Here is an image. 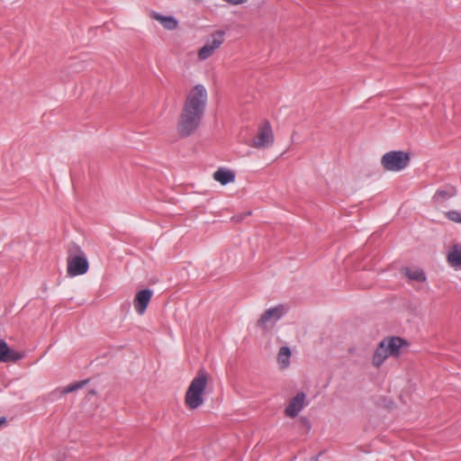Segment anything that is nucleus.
Listing matches in <instances>:
<instances>
[{
	"instance_id": "1",
	"label": "nucleus",
	"mask_w": 461,
	"mask_h": 461,
	"mask_svg": "<svg viewBox=\"0 0 461 461\" xmlns=\"http://www.w3.org/2000/svg\"><path fill=\"white\" fill-rule=\"evenodd\" d=\"M207 96L203 85H196L189 91L177 122L180 137H188L198 129L205 111Z\"/></svg>"
},
{
	"instance_id": "2",
	"label": "nucleus",
	"mask_w": 461,
	"mask_h": 461,
	"mask_svg": "<svg viewBox=\"0 0 461 461\" xmlns=\"http://www.w3.org/2000/svg\"><path fill=\"white\" fill-rule=\"evenodd\" d=\"M208 374L201 369L191 381L185 395V405L190 410H195L203 403V392L208 383Z\"/></svg>"
},
{
	"instance_id": "3",
	"label": "nucleus",
	"mask_w": 461,
	"mask_h": 461,
	"mask_svg": "<svg viewBox=\"0 0 461 461\" xmlns=\"http://www.w3.org/2000/svg\"><path fill=\"white\" fill-rule=\"evenodd\" d=\"M410 155L402 150H393L383 155L381 165L387 171L398 172L408 167Z\"/></svg>"
},
{
	"instance_id": "4",
	"label": "nucleus",
	"mask_w": 461,
	"mask_h": 461,
	"mask_svg": "<svg viewBox=\"0 0 461 461\" xmlns=\"http://www.w3.org/2000/svg\"><path fill=\"white\" fill-rule=\"evenodd\" d=\"M274 143V133L271 124L265 120L258 125V133L253 139L250 146L255 149H267Z\"/></svg>"
},
{
	"instance_id": "5",
	"label": "nucleus",
	"mask_w": 461,
	"mask_h": 461,
	"mask_svg": "<svg viewBox=\"0 0 461 461\" xmlns=\"http://www.w3.org/2000/svg\"><path fill=\"white\" fill-rule=\"evenodd\" d=\"M224 32L216 31L211 34L205 44L198 51V59L200 60H205L210 58L213 52L221 47L224 41Z\"/></svg>"
},
{
	"instance_id": "6",
	"label": "nucleus",
	"mask_w": 461,
	"mask_h": 461,
	"mask_svg": "<svg viewBox=\"0 0 461 461\" xmlns=\"http://www.w3.org/2000/svg\"><path fill=\"white\" fill-rule=\"evenodd\" d=\"M89 264L85 254L68 257V274L70 276L84 275L88 271Z\"/></svg>"
},
{
	"instance_id": "7",
	"label": "nucleus",
	"mask_w": 461,
	"mask_h": 461,
	"mask_svg": "<svg viewBox=\"0 0 461 461\" xmlns=\"http://www.w3.org/2000/svg\"><path fill=\"white\" fill-rule=\"evenodd\" d=\"M286 312V308L283 304L276 305L273 308L267 309L264 312V313L260 316V318L257 321L258 327H263L269 321H276L282 318V316Z\"/></svg>"
},
{
	"instance_id": "8",
	"label": "nucleus",
	"mask_w": 461,
	"mask_h": 461,
	"mask_svg": "<svg viewBox=\"0 0 461 461\" xmlns=\"http://www.w3.org/2000/svg\"><path fill=\"white\" fill-rule=\"evenodd\" d=\"M89 382V379L82 380L71 384H68V386L62 387V388H57L48 393L47 400L50 402H55L59 398L62 397L63 395L75 392L78 389L83 388L87 383Z\"/></svg>"
},
{
	"instance_id": "9",
	"label": "nucleus",
	"mask_w": 461,
	"mask_h": 461,
	"mask_svg": "<svg viewBox=\"0 0 461 461\" xmlns=\"http://www.w3.org/2000/svg\"><path fill=\"white\" fill-rule=\"evenodd\" d=\"M306 395L304 393H298L294 398L291 399L289 404L285 409V413L287 417L295 418L304 406Z\"/></svg>"
},
{
	"instance_id": "10",
	"label": "nucleus",
	"mask_w": 461,
	"mask_h": 461,
	"mask_svg": "<svg viewBox=\"0 0 461 461\" xmlns=\"http://www.w3.org/2000/svg\"><path fill=\"white\" fill-rule=\"evenodd\" d=\"M151 297H152V291L149 289H143L136 294V295L134 297L133 303H134L136 312L140 315H142L145 312V311L150 302Z\"/></svg>"
},
{
	"instance_id": "11",
	"label": "nucleus",
	"mask_w": 461,
	"mask_h": 461,
	"mask_svg": "<svg viewBox=\"0 0 461 461\" xmlns=\"http://www.w3.org/2000/svg\"><path fill=\"white\" fill-rule=\"evenodd\" d=\"M390 356L397 357L400 354L401 348L406 346V341L399 337L386 338L382 340Z\"/></svg>"
},
{
	"instance_id": "12",
	"label": "nucleus",
	"mask_w": 461,
	"mask_h": 461,
	"mask_svg": "<svg viewBox=\"0 0 461 461\" xmlns=\"http://www.w3.org/2000/svg\"><path fill=\"white\" fill-rule=\"evenodd\" d=\"M150 17L159 22L162 26L168 31L176 30L178 26V22L174 16H165L158 13L152 12Z\"/></svg>"
},
{
	"instance_id": "13",
	"label": "nucleus",
	"mask_w": 461,
	"mask_h": 461,
	"mask_svg": "<svg viewBox=\"0 0 461 461\" xmlns=\"http://www.w3.org/2000/svg\"><path fill=\"white\" fill-rule=\"evenodd\" d=\"M213 178L222 185H225L229 183L234 182L235 174L230 169L220 167L214 172Z\"/></svg>"
},
{
	"instance_id": "14",
	"label": "nucleus",
	"mask_w": 461,
	"mask_h": 461,
	"mask_svg": "<svg viewBox=\"0 0 461 461\" xmlns=\"http://www.w3.org/2000/svg\"><path fill=\"white\" fill-rule=\"evenodd\" d=\"M388 357L390 355L385 348V344L381 341L374 353L372 363L375 366L379 367Z\"/></svg>"
},
{
	"instance_id": "15",
	"label": "nucleus",
	"mask_w": 461,
	"mask_h": 461,
	"mask_svg": "<svg viewBox=\"0 0 461 461\" xmlns=\"http://www.w3.org/2000/svg\"><path fill=\"white\" fill-rule=\"evenodd\" d=\"M447 260L452 267H461V246L454 244L447 254Z\"/></svg>"
},
{
	"instance_id": "16",
	"label": "nucleus",
	"mask_w": 461,
	"mask_h": 461,
	"mask_svg": "<svg viewBox=\"0 0 461 461\" xmlns=\"http://www.w3.org/2000/svg\"><path fill=\"white\" fill-rule=\"evenodd\" d=\"M291 350L288 347L280 348L277 355V363L281 369H285L290 365Z\"/></svg>"
},
{
	"instance_id": "17",
	"label": "nucleus",
	"mask_w": 461,
	"mask_h": 461,
	"mask_svg": "<svg viewBox=\"0 0 461 461\" xmlns=\"http://www.w3.org/2000/svg\"><path fill=\"white\" fill-rule=\"evenodd\" d=\"M404 272L406 276L411 280L417 282H424L426 280L425 274L420 269L405 268Z\"/></svg>"
},
{
	"instance_id": "18",
	"label": "nucleus",
	"mask_w": 461,
	"mask_h": 461,
	"mask_svg": "<svg viewBox=\"0 0 461 461\" xmlns=\"http://www.w3.org/2000/svg\"><path fill=\"white\" fill-rule=\"evenodd\" d=\"M23 357V353H20L18 351H15L14 349H11L8 348V352L6 354V362H15L17 360H20Z\"/></svg>"
},
{
	"instance_id": "19",
	"label": "nucleus",
	"mask_w": 461,
	"mask_h": 461,
	"mask_svg": "<svg viewBox=\"0 0 461 461\" xmlns=\"http://www.w3.org/2000/svg\"><path fill=\"white\" fill-rule=\"evenodd\" d=\"M68 257H74L76 255H81V254H85V253L81 249L80 246H78L75 242H71L68 248Z\"/></svg>"
},
{
	"instance_id": "20",
	"label": "nucleus",
	"mask_w": 461,
	"mask_h": 461,
	"mask_svg": "<svg viewBox=\"0 0 461 461\" xmlns=\"http://www.w3.org/2000/svg\"><path fill=\"white\" fill-rule=\"evenodd\" d=\"M8 345L4 339H0V361L6 362V354L8 352Z\"/></svg>"
},
{
	"instance_id": "21",
	"label": "nucleus",
	"mask_w": 461,
	"mask_h": 461,
	"mask_svg": "<svg viewBox=\"0 0 461 461\" xmlns=\"http://www.w3.org/2000/svg\"><path fill=\"white\" fill-rule=\"evenodd\" d=\"M446 215L448 220L461 223V212H459L458 211H449L447 212Z\"/></svg>"
},
{
	"instance_id": "22",
	"label": "nucleus",
	"mask_w": 461,
	"mask_h": 461,
	"mask_svg": "<svg viewBox=\"0 0 461 461\" xmlns=\"http://www.w3.org/2000/svg\"><path fill=\"white\" fill-rule=\"evenodd\" d=\"M454 194H448L447 191L445 190H438L435 194V197L438 198V197H442L444 199L446 198H448L450 196H452Z\"/></svg>"
},
{
	"instance_id": "23",
	"label": "nucleus",
	"mask_w": 461,
	"mask_h": 461,
	"mask_svg": "<svg viewBox=\"0 0 461 461\" xmlns=\"http://www.w3.org/2000/svg\"><path fill=\"white\" fill-rule=\"evenodd\" d=\"M300 420H301V422L303 424V426L305 427V429H306L307 430H309V429H311V424H310V421H309V420H308L307 418H305V417H302V418L300 419Z\"/></svg>"
},
{
	"instance_id": "24",
	"label": "nucleus",
	"mask_w": 461,
	"mask_h": 461,
	"mask_svg": "<svg viewBox=\"0 0 461 461\" xmlns=\"http://www.w3.org/2000/svg\"><path fill=\"white\" fill-rule=\"evenodd\" d=\"M6 422V419L5 417L0 418V427Z\"/></svg>"
},
{
	"instance_id": "25",
	"label": "nucleus",
	"mask_w": 461,
	"mask_h": 461,
	"mask_svg": "<svg viewBox=\"0 0 461 461\" xmlns=\"http://www.w3.org/2000/svg\"><path fill=\"white\" fill-rule=\"evenodd\" d=\"M89 393H91V394H95V392L94 390H90V391H89Z\"/></svg>"
}]
</instances>
